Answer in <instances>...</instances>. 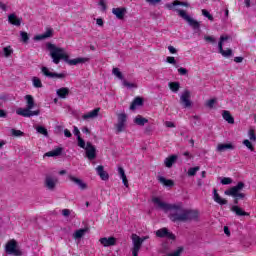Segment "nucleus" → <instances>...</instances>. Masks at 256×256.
<instances>
[{"label": "nucleus", "mask_w": 256, "mask_h": 256, "mask_svg": "<svg viewBox=\"0 0 256 256\" xmlns=\"http://www.w3.org/2000/svg\"><path fill=\"white\" fill-rule=\"evenodd\" d=\"M152 203L158 208L169 213L168 217L173 223H187V221H197L199 212L197 210H189L183 207V203L169 204L163 202L159 197H153Z\"/></svg>", "instance_id": "obj_1"}, {"label": "nucleus", "mask_w": 256, "mask_h": 256, "mask_svg": "<svg viewBox=\"0 0 256 256\" xmlns=\"http://www.w3.org/2000/svg\"><path fill=\"white\" fill-rule=\"evenodd\" d=\"M46 49H48L52 62L55 65H59V63H61V60L65 61V63H68V65H81L83 63H89L90 61L88 57L69 59V54H67L65 48L58 47L51 42H48L46 44Z\"/></svg>", "instance_id": "obj_2"}, {"label": "nucleus", "mask_w": 256, "mask_h": 256, "mask_svg": "<svg viewBox=\"0 0 256 256\" xmlns=\"http://www.w3.org/2000/svg\"><path fill=\"white\" fill-rule=\"evenodd\" d=\"M26 108H18L16 110V113L20 115L21 117H37L41 115V110H34L32 111L33 107H35V99H33V96L26 95Z\"/></svg>", "instance_id": "obj_3"}, {"label": "nucleus", "mask_w": 256, "mask_h": 256, "mask_svg": "<svg viewBox=\"0 0 256 256\" xmlns=\"http://www.w3.org/2000/svg\"><path fill=\"white\" fill-rule=\"evenodd\" d=\"M78 147L84 149L86 157L89 159V161H93V159L97 158V148H95L91 142H87L85 144V140H83L81 137H78Z\"/></svg>", "instance_id": "obj_4"}, {"label": "nucleus", "mask_w": 256, "mask_h": 256, "mask_svg": "<svg viewBox=\"0 0 256 256\" xmlns=\"http://www.w3.org/2000/svg\"><path fill=\"white\" fill-rule=\"evenodd\" d=\"M245 187V183L239 182L236 186L230 188L225 191V195H229L230 197H235L236 199H245L244 193H239V191H243Z\"/></svg>", "instance_id": "obj_5"}, {"label": "nucleus", "mask_w": 256, "mask_h": 256, "mask_svg": "<svg viewBox=\"0 0 256 256\" xmlns=\"http://www.w3.org/2000/svg\"><path fill=\"white\" fill-rule=\"evenodd\" d=\"M117 134L123 133L127 129V114L119 113L117 115V123L114 125Z\"/></svg>", "instance_id": "obj_6"}, {"label": "nucleus", "mask_w": 256, "mask_h": 256, "mask_svg": "<svg viewBox=\"0 0 256 256\" xmlns=\"http://www.w3.org/2000/svg\"><path fill=\"white\" fill-rule=\"evenodd\" d=\"M5 251L8 255L21 256V250L17 247V241L10 240L7 242Z\"/></svg>", "instance_id": "obj_7"}, {"label": "nucleus", "mask_w": 256, "mask_h": 256, "mask_svg": "<svg viewBox=\"0 0 256 256\" xmlns=\"http://www.w3.org/2000/svg\"><path fill=\"white\" fill-rule=\"evenodd\" d=\"M178 15L184 19V21H187L188 25L194 29H199V22H197L195 19H193L191 16L185 12V10L176 9Z\"/></svg>", "instance_id": "obj_8"}, {"label": "nucleus", "mask_w": 256, "mask_h": 256, "mask_svg": "<svg viewBox=\"0 0 256 256\" xmlns=\"http://www.w3.org/2000/svg\"><path fill=\"white\" fill-rule=\"evenodd\" d=\"M132 239V255L133 256H139V251H141V247H142V240L141 237H139V235L137 234H132L131 236Z\"/></svg>", "instance_id": "obj_9"}, {"label": "nucleus", "mask_w": 256, "mask_h": 256, "mask_svg": "<svg viewBox=\"0 0 256 256\" xmlns=\"http://www.w3.org/2000/svg\"><path fill=\"white\" fill-rule=\"evenodd\" d=\"M229 39L230 37L227 35H222L220 37V41L218 43V49H219V53H221L223 57H231L233 55V51L231 49L223 50V43H225V41H229Z\"/></svg>", "instance_id": "obj_10"}, {"label": "nucleus", "mask_w": 256, "mask_h": 256, "mask_svg": "<svg viewBox=\"0 0 256 256\" xmlns=\"http://www.w3.org/2000/svg\"><path fill=\"white\" fill-rule=\"evenodd\" d=\"M180 103L183 105L184 109H189L193 103L191 102V92L185 90L180 96Z\"/></svg>", "instance_id": "obj_11"}, {"label": "nucleus", "mask_w": 256, "mask_h": 256, "mask_svg": "<svg viewBox=\"0 0 256 256\" xmlns=\"http://www.w3.org/2000/svg\"><path fill=\"white\" fill-rule=\"evenodd\" d=\"M58 183L59 179L55 176H46L44 181V185L48 191H55Z\"/></svg>", "instance_id": "obj_12"}, {"label": "nucleus", "mask_w": 256, "mask_h": 256, "mask_svg": "<svg viewBox=\"0 0 256 256\" xmlns=\"http://www.w3.org/2000/svg\"><path fill=\"white\" fill-rule=\"evenodd\" d=\"M41 71L45 77H48L49 79H65V74L64 73H55L49 71V68L47 67H42Z\"/></svg>", "instance_id": "obj_13"}, {"label": "nucleus", "mask_w": 256, "mask_h": 256, "mask_svg": "<svg viewBox=\"0 0 256 256\" xmlns=\"http://www.w3.org/2000/svg\"><path fill=\"white\" fill-rule=\"evenodd\" d=\"M68 179L69 181H71V183H74V185H77V187H79V189H81V191H85V189H87V183H85V181H83L80 178H77L73 175H68Z\"/></svg>", "instance_id": "obj_14"}, {"label": "nucleus", "mask_w": 256, "mask_h": 256, "mask_svg": "<svg viewBox=\"0 0 256 256\" xmlns=\"http://www.w3.org/2000/svg\"><path fill=\"white\" fill-rule=\"evenodd\" d=\"M99 111H101V108H95L94 110L85 113L82 115L83 121H91L92 119H97V117H99Z\"/></svg>", "instance_id": "obj_15"}, {"label": "nucleus", "mask_w": 256, "mask_h": 256, "mask_svg": "<svg viewBox=\"0 0 256 256\" xmlns=\"http://www.w3.org/2000/svg\"><path fill=\"white\" fill-rule=\"evenodd\" d=\"M156 236L163 238V237H167V239H175V234L169 232V230L167 228H162L156 231Z\"/></svg>", "instance_id": "obj_16"}, {"label": "nucleus", "mask_w": 256, "mask_h": 256, "mask_svg": "<svg viewBox=\"0 0 256 256\" xmlns=\"http://www.w3.org/2000/svg\"><path fill=\"white\" fill-rule=\"evenodd\" d=\"M234 149H235V146L233 145V143H226V144L220 143L216 147V151L218 153H223L225 151H233Z\"/></svg>", "instance_id": "obj_17"}, {"label": "nucleus", "mask_w": 256, "mask_h": 256, "mask_svg": "<svg viewBox=\"0 0 256 256\" xmlns=\"http://www.w3.org/2000/svg\"><path fill=\"white\" fill-rule=\"evenodd\" d=\"M113 15L117 17L118 19H125V15H127V8L125 7H118L112 9Z\"/></svg>", "instance_id": "obj_18"}, {"label": "nucleus", "mask_w": 256, "mask_h": 256, "mask_svg": "<svg viewBox=\"0 0 256 256\" xmlns=\"http://www.w3.org/2000/svg\"><path fill=\"white\" fill-rule=\"evenodd\" d=\"M99 242L101 243V245H103V247H111L113 245H116L117 239H115V237H104L100 238Z\"/></svg>", "instance_id": "obj_19"}, {"label": "nucleus", "mask_w": 256, "mask_h": 256, "mask_svg": "<svg viewBox=\"0 0 256 256\" xmlns=\"http://www.w3.org/2000/svg\"><path fill=\"white\" fill-rule=\"evenodd\" d=\"M96 173L97 175H99L100 179H102V181H109V173H107V171H105V168L103 167V165H99L96 168Z\"/></svg>", "instance_id": "obj_20"}, {"label": "nucleus", "mask_w": 256, "mask_h": 256, "mask_svg": "<svg viewBox=\"0 0 256 256\" xmlns=\"http://www.w3.org/2000/svg\"><path fill=\"white\" fill-rule=\"evenodd\" d=\"M23 21V18H19L17 15L14 13L8 15V22L11 25H15L16 27L21 26V22Z\"/></svg>", "instance_id": "obj_21"}, {"label": "nucleus", "mask_w": 256, "mask_h": 256, "mask_svg": "<svg viewBox=\"0 0 256 256\" xmlns=\"http://www.w3.org/2000/svg\"><path fill=\"white\" fill-rule=\"evenodd\" d=\"M53 37V29L49 28L44 34L34 36V41H43V39H49Z\"/></svg>", "instance_id": "obj_22"}, {"label": "nucleus", "mask_w": 256, "mask_h": 256, "mask_svg": "<svg viewBox=\"0 0 256 256\" xmlns=\"http://www.w3.org/2000/svg\"><path fill=\"white\" fill-rule=\"evenodd\" d=\"M213 200L215 203H218V205H227V200L223 199L219 193H217V189L213 190Z\"/></svg>", "instance_id": "obj_23"}, {"label": "nucleus", "mask_w": 256, "mask_h": 256, "mask_svg": "<svg viewBox=\"0 0 256 256\" xmlns=\"http://www.w3.org/2000/svg\"><path fill=\"white\" fill-rule=\"evenodd\" d=\"M89 232V228L78 229L73 233V239H82Z\"/></svg>", "instance_id": "obj_24"}, {"label": "nucleus", "mask_w": 256, "mask_h": 256, "mask_svg": "<svg viewBox=\"0 0 256 256\" xmlns=\"http://www.w3.org/2000/svg\"><path fill=\"white\" fill-rule=\"evenodd\" d=\"M231 211H233V213H235V215H237L238 217L249 216V213L245 212L241 207L237 205L232 206Z\"/></svg>", "instance_id": "obj_25"}, {"label": "nucleus", "mask_w": 256, "mask_h": 256, "mask_svg": "<svg viewBox=\"0 0 256 256\" xmlns=\"http://www.w3.org/2000/svg\"><path fill=\"white\" fill-rule=\"evenodd\" d=\"M56 94L58 97H60V99H67V97L69 96V88L67 87L59 88L56 91Z\"/></svg>", "instance_id": "obj_26"}, {"label": "nucleus", "mask_w": 256, "mask_h": 256, "mask_svg": "<svg viewBox=\"0 0 256 256\" xmlns=\"http://www.w3.org/2000/svg\"><path fill=\"white\" fill-rule=\"evenodd\" d=\"M222 117L224 121H227V123H229L230 125H233V123H235V118H233V116L231 115V112L224 110L222 112Z\"/></svg>", "instance_id": "obj_27"}, {"label": "nucleus", "mask_w": 256, "mask_h": 256, "mask_svg": "<svg viewBox=\"0 0 256 256\" xmlns=\"http://www.w3.org/2000/svg\"><path fill=\"white\" fill-rule=\"evenodd\" d=\"M178 5H181L182 7H189V3L187 2H179V1H174L172 3L166 4L167 9H169L170 11L175 9V7H177Z\"/></svg>", "instance_id": "obj_28"}, {"label": "nucleus", "mask_w": 256, "mask_h": 256, "mask_svg": "<svg viewBox=\"0 0 256 256\" xmlns=\"http://www.w3.org/2000/svg\"><path fill=\"white\" fill-rule=\"evenodd\" d=\"M118 173L122 179L123 185H125V187H129V181L127 180V175H125V170L123 167H118Z\"/></svg>", "instance_id": "obj_29"}, {"label": "nucleus", "mask_w": 256, "mask_h": 256, "mask_svg": "<svg viewBox=\"0 0 256 256\" xmlns=\"http://www.w3.org/2000/svg\"><path fill=\"white\" fill-rule=\"evenodd\" d=\"M61 153H63V148H56L54 150H51L45 153V157H59Z\"/></svg>", "instance_id": "obj_30"}, {"label": "nucleus", "mask_w": 256, "mask_h": 256, "mask_svg": "<svg viewBox=\"0 0 256 256\" xmlns=\"http://www.w3.org/2000/svg\"><path fill=\"white\" fill-rule=\"evenodd\" d=\"M158 181H159V183L164 185V187H173V185H174L173 180L166 179L163 176H158Z\"/></svg>", "instance_id": "obj_31"}, {"label": "nucleus", "mask_w": 256, "mask_h": 256, "mask_svg": "<svg viewBox=\"0 0 256 256\" xmlns=\"http://www.w3.org/2000/svg\"><path fill=\"white\" fill-rule=\"evenodd\" d=\"M141 105H143V98L137 97L134 99V101L130 105V109L132 111H135V109H137V107H141Z\"/></svg>", "instance_id": "obj_32"}, {"label": "nucleus", "mask_w": 256, "mask_h": 256, "mask_svg": "<svg viewBox=\"0 0 256 256\" xmlns=\"http://www.w3.org/2000/svg\"><path fill=\"white\" fill-rule=\"evenodd\" d=\"M177 161V156L176 155H171L168 158L164 160L165 167L171 168L173 167V163Z\"/></svg>", "instance_id": "obj_33"}, {"label": "nucleus", "mask_w": 256, "mask_h": 256, "mask_svg": "<svg viewBox=\"0 0 256 256\" xmlns=\"http://www.w3.org/2000/svg\"><path fill=\"white\" fill-rule=\"evenodd\" d=\"M134 123L136 125H140V127H143V125H145V123H149V120L147 118H143V116H141V115H138L135 117Z\"/></svg>", "instance_id": "obj_34"}, {"label": "nucleus", "mask_w": 256, "mask_h": 256, "mask_svg": "<svg viewBox=\"0 0 256 256\" xmlns=\"http://www.w3.org/2000/svg\"><path fill=\"white\" fill-rule=\"evenodd\" d=\"M2 53H3L4 57H6V59H8V57L13 55V53H14L13 47H11V46L4 47L2 49Z\"/></svg>", "instance_id": "obj_35"}, {"label": "nucleus", "mask_w": 256, "mask_h": 256, "mask_svg": "<svg viewBox=\"0 0 256 256\" xmlns=\"http://www.w3.org/2000/svg\"><path fill=\"white\" fill-rule=\"evenodd\" d=\"M32 84L36 89H41V87H43V82H41V79L36 76L32 77Z\"/></svg>", "instance_id": "obj_36"}, {"label": "nucleus", "mask_w": 256, "mask_h": 256, "mask_svg": "<svg viewBox=\"0 0 256 256\" xmlns=\"http://www.w3.org/2000/svg\"><path fill=\"white\" fill-rule=\"evenodd\" d=\"M168 85H169L171 91H173V93H177V91H179V88L181 87L179 85V82H170Z\"/></svg>", "instance_id": "obj_37"}, {"label": "nucleus", "mask_w": 256, "mask_h": 256, "mask_svg": "<svg viewBox=\"0 0 256 256\" xmlns=\"http://www.w3.org/2000/svg\"><path fill=\"white\" fill-rule=\"evenodd\" d=\"M122 84L127 89H137V84L136 83H131V82H128L127 80H123Z\"/></svg>", "instance_id": "obj_38"}, {"label": "nucleus", "mask_w": 256, "mask_h": 256, "mask_svg": "<svg viewBox=\"0 0 256 256\" xmlns=\"http://www.w3.org/2000/svg\"><path fill=\"white\" fill-rule=\"evenodd\" d=\"M36 131L37 133H40V135H44V137H47V135H49V133L47 132V128L43 126H37Z\"/></svg>", "instance_id": "obj_39"}, {"label": "nucleus", "mask_w": 256, "mask_h": 256, "mask_svg": "<svg viewBox=\"0 0 256 256\" xmlns=\"http://www.w3.org/2000/svg\"><path fill=\"white\" fill-rule=\"evenodd\" d=\"M248 137L250 141H253V142L256 141L255 128H250L248 130Z\"/></svg>", "instance_id": "obj_40"}, {"label": "nucleus", "mask_w": 256, "mask_h": 256, "mask_svg": "<svg viewBox=\"0 0 256 256\" xmlns=\"http://www.w3.org/2000/svg\"><path fill=\"white\" fill-rule=\"evenodd\" d=\"M199 169H200L199 166L188 169V176L195 177V175H197V171H199Z\"/></svg>", "instance_id": "obj_41"}, {"label": "nucleus", "mask_w": 256, "mask_h": 256, "mask_svg": "<svg viewBox=\"0 0 256 256\" xmlns=\"http://www.w3.org/2000/svg\"><path fill=\"white\" fill-rule=\"evenodd\" d=\"M112 73H113V75H115V77H117L118 79L123 80V73H121V70H119V68H113Z\"/></svg>", "instance_id": "obj_42"}, {"label": "nucleus", "mask_w": 256, "mask_h": 256, "mask_svg": "<svg viewBox=\"0 0 256 256\" xmlns=\"http://www.w3.org/2000/svg\"><path fill=\"white\" fill-rule=\"evenodd\" d=\"M182 253H183V247H179L174 252L169 253L166 256H181Z\"/></svg>", "instance_id": "obj_43"}, {"label": "nucleus", "mask_w": 256, "mask_h": 256, "mask_svg": "<svg viewBox=\"0 0 256 256\" xmlns=\"http://www.w3.org/2000/svg\"><path fill=\"white\" fill-rule=\"evenodd\" d=\"M20 37L21 40L23 41V43H28L29 42V34H27V32H20Z\"/></svg>", "instance_id": "obj_44"}, {"label": "nucleus", "mask_w": 256, "mask_h": 256, "mask_svg": "<svg viewBox=\"0 0 256 256\" xmlns=\"http://www.w3.org/2000/svg\"><path fill=\"white\" fill-rule=\"evenodd\" d=\"M216 103H217V99H215V98L210 99V100L206 101V107H208L209 109H213V107L215 106Z\"/></svg>", "instance_id": "obj_45"}, {"label": "nucleus", "mask_w": 256, "mask_h": 256, "mask_svg": "<svg viewBox=\"0 0 256 256\" xmlns=\"http://www.w3.org/2000/svg\"><path fill=\"white\" fill-rule=\"evenodd\" d=\"M233 183V179L229 177H224L221 179V184L222 185H231Z\"/></svg>", "instance_id": "obj_46"}, {"label": "nucleus", "mask_w": 256, "mask_h": 256, "mask_svg": "<svg viewBox=\"0 0 256 256\" xmlns=\"http://www.w3.org/2000/svg\"><path fill=\"white\" fill-rule=\"evenodd\" d=\"M243 145H244L245 147H247V149H249L250 151H253V150H254L253 144H252L251 141H249L248 139H245V140L243 141Z\"/></svg>", "instance_id": "obj_47"}, {"label": "nucleus", "mask_w": 256, "mask_h": 256, "mask_svg": "<svg viewBox=\"0 0 256 256\" xmlns=\"http://www.w3.org/2000/svg\"><path fill=\"white\" fill-rule=\"evenodd\" d=\"M13 137H23V132L21 130L11 129Z\"/></svg>", "instance_id": "obj_48"}, {"label": "nucleus", "mask_w": 256, "mask_h": 256, "mask_svg": "<svg viewBox=\"0 0 256 256\" xmlns=\"http://www.w3.org/2000/svg\"><path fill=\"white\" fill-rule=\"evenodd\" d=\"M202 15H204V17H207V19H209V21H213V15H211V13H209V11L203 9Z\"/></svg>", "instance_id": "obj_49"}, {"label": "nucleus", "mask_w": 256, "mask_h": 256, "mask_svg": "<svg viewBox=\"0 0 256 256\" xmlns=\"http://www.w3.org/2000/svg\"><path fill=\"white\" fill-rule=\"evenodd\" d=\"M167 63H170V65H177V60H175V57L173 56H168L166 58Z\"/></svg>", "instance_id": "obj_50"}, {"label": "nucleus", "mask_w": 256, "mask_h": 256, "mask_svg": "<svg viewBox=\"0 0 256 256\" xmlns=\"http://www.w3.org/2000/svg\"><path fill=\"white\" fill-rule=\"evenodd\" d=\"M73 133H74V135H76L77 141H79V137H81V132L79 131V128H77L76 126H74Z\"/></svg>", "instance_id": "obj_51"}, {"label": "nucleus", "mask_w": 256, "mask_h": 256, "mask_svg": "<svg viewBox=\"0 0 256 256\" xmlns=\"http://www.w3.org/2000/svg\"><path fill=\"white\" fill-rule=\"evenodd\" d=\"M204 39L208 43H212V44L215 43V37H213V36H205Z\"/></svg>", "instance_id": "obj_52"}, {"label": "nucleus", "mask_w": 256, "mask_h": 256, "mask_svg": "<svg viewBox=\"0 0 256 256\" xmlns=\"http://www.w3.org/2000/svg\"><path fill=\"white\" fill-rule=\"evenodd\" d=\"M99 5L101 7V10L102 11H107V5L105 4V1L104 0H99Z\"/></svg>", "instance_id": "obj_53"}, {"label": "nucleus", "mask_w": 256, "mask_h": 256, "mask_svg": "<svg viewBox=\"0 0 256 256\" xmlns=\"http://www.w3.org/2000/svg\"><path fill=\"white\" fill-rule=\"evenodd\" d=\"M178 73L179 75H187L188 71L186 70V68L181 67L178 69Z\"/></svg>", "instance_id": "obj_54"}, {"label": "nucleus", "mask_w": 256, "mask_h": 256, "mask_svg": "<svg viewBox=\"0 0 256 256\" xmlns=\"http://www.w3.org/2000/svg\"><path fill=\"white\" fill-rule=\"evenodd\" d=\"M62 215H63L64 217H69V215H71V210H69V209H63V210H62Z\"/></svg>", "instance_id": "obj_55"}, {"label": "nucleus", "mask_w": 256, "mask_h": 256, "mask_svg": "<svg viewBox=\"0 0 256 256\" xmlns=\"http://www.w3.org/2000/svg\"><path fill=\"white\" fill-rule=\"evenodd\" d=\"M149 5H157L161 2V0H146Z\"/></svg>", "instance_id": "obj_56"}, {"label": "nucleus", "mask_w": 256, "mask_h": 256, "mask_svg": "<svg viewBox=\"0 0 256 256\" xmlns=\"http://www.w3.org/2000/svg\"><path fill=\"white\" fill-rule=\"evenodd\" d=\"M168 51L172 54L175 55L177 53V49L173 46H168Z\"/></svg>", "instance_id": "obj_57"}, {"label": "nucleus", "mask_w": 256, "mask_h": 256, "mask_svg": "<svg viewBox=\"0 0 256 256\" xmlns=\"http://www.w3.org/2000/svg\"><path fill=\"white\" fill-rule=\"evenodd\" d=\"M165 126L171 129V128L175 127V123H173L171 121H166Z\"/></svg>", "instance_id": "obj_58"}, {"label": "nucleus", "mask_w": 256, "mask_h": 256, "mask_svg": "<svg viewBox=\"0 0 256 256\" xmlns=\"http://www.w3.org/2000/svg\"><path fill=\"white\" fill-rule=\"evenodd\" d=\"M64 135L67 138H71L73 136V134H71V131H69V129L64 130Z\"/></svg>", "instance_id": "obj_59"}, {"label": "nucleus", "mask_w": 256, "mask_h": 256, "mask_svg": "<svg viewBox=\"0 0 256 256\" xmlns=\"http://www.w3.org/2000/svg\"><path fill=\"white\" fill-rule=\"evenodd\" d=\"M96 24H97L99 27H103L104 22H103V20H102L101 18H97V19H96Z\"/></svg>", "instance_id": "obj_60"}, {"label": "nucleus", "mask_w": 256, "mask_h": 256, "mask_svg": "<svg viewBox=\"0 0 256 256\" xmlns=\"http://www.w3.org/2000/svg\"><path fill=\"white\" fill-rule=\"evenodd\" d=\"M0 9H2L3 11H7V4L0 2Z\"/></svg>", "instance_id": "obj_61"}, {"label": "nucleus", "mask_w": 256, "mask_h": 256, "mask_svg": "<svg viewBox=\"0 0 256 256\" xmlns=\"http://www.w3.org/2000/svg\"><path fill=\"white\" fill-rule=\"evenodd\" d=\"M234 61L235 63H243V57H235Z\"/></svg>", "instance_id": "obj_62"}, {"label": "nucleus", "mask_w": 256, "mask_h": 256, "mask_svg": "<svg viewBox=\"0 0 256 256\" xmlns=\"http://www.w3.org/2000/svg\"><path fill=\"white\" fill-rule=\"evenodd\" d=\"M224 233L225 235H227L229 237V235H231V232L229 231V227L225 226L224 227Z\"/></svg>", "instance_id": "obj_63"}, {"label": "nucleus", "mask_w": 256, "mask_h": 256, "mask_svg": "<svg viewBox=\"0 0 256 256\" xmlns=\"http://www.w3.org/2000/svg\"><path fill=\"white\" fill-rule=\"evenodd\" d=\"M3 117H7V113H5V110H0V118Z\"/></svg>", "instance_id": "obj_64"}]
</instances>
